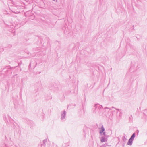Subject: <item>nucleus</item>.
I'll list each match as a JSON object with an SVG mask.
<instances>
[{"mask_svg":"<svg viewBox=\"0 0 147 147\" xmlns=\"http://www.w3.org/2000/svg\"><path fill=\"white\" fill-rule=\"evenodd\" d=\"M105 130V129L104 128L103 126H102L101 128V130H100V134H101Z\"/></svg>","mask_w":147,"mask_h":147,"instance_id":"2","label":"nucleus"},{"mask_svg":"<svg viewBox=\"0 0 147 147\" xmlns=\"http://www.w3.org/2000/svg\"><path fill=\"white\" fill-rule=\"evenodd\" d=\"M106 139H105V138H102L101 140V141L102 142H105L106 141Z\"/></svg>","mask_w":147,"mask_h":147,"instance_id":"3","label":"nucleus"},{"mask_svg":"<svg viewBox=\"0 0 147 147\" xmlns=\"http://www.w3.org/2000/svg\"><path fill=\"white\" fill-rule=\"evenodd\" d=\"M135 136V134H133L132 136H131V138H130L132 140L134 138V137Z\"/></svg>","mask_w":147,"mask_h":147,"instance_id":"4","label":"nucleus"},{"mask_svg":"<svg viewBox=\"0 0 147 147\" xmlns=\"http://www.w3.org/2000/svg\"><path fill=\"white\" fill-rule=\"evenodd\" d=\"M133 140L130 138L127 143V144L128 145H131L132 144V143L133 141Z\"/></svg>","mask_w":147,"mask_h":147,"instance_id":"1","label":"nucleus"}]
</instances>
